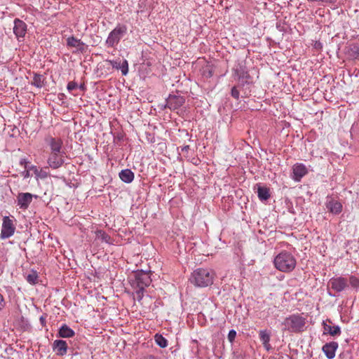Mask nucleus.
I'll use <instances>...</instances> for the list:
<instances>
[{
	"label": "nucleus",
	"instance_id": "obj_1",
	"mask_svg": "<svg viewBox=\"0 0 359 359\" xmlns=\"http://www.w3.org/2000/svg\"><path fill=\"white\" fill-rule=\"evenodd\" d=\"M307 315L294 313L286 317L283 323V330L290 333L300 334L307 329Z\"/></svg>",
	"mask_w": 359,
	"mask_h": 359
},
{
	"label": "nucleus",
	"instance_id": "obj_2",
	"mask_svg": "<svg viewBox=\"0 0 359 359\" xmlns=\"http://www.w3.org/2000/svg\"><path fill=\"white\" fill-rule=\"evenodd\" d=\"M273 264L279 271L289 273L295 269L297 260L292 252L281 250L274 257Z\"/></svg>",
	"mask_w": 359,
	"mask_h": 359
},
{
	"label": "nucleus",
	"instance_id": "obj_3",
	"mask_svg": "<svg viewBox=\"0 0 359 359\" xmlns=\"http://www.w3.org/2000/svg\"><path fill=\"white\" fill-rule=\"evenodd\" d=\"M151 282L149 273L143 271L135 272L130 278L131 286L136 290V297L141 300L143 297V293L145 287H148Z\"/></svg>",
	"mask_w": 359,
	"mask_h": 359
},
{
	"label": "nucleus",
	"instance_id": "obj_4",
	"mask_svg": "<svg viewBox=\"0 0 359 359\" xmlns=\"http://www.w3.org/2000/svg\"><path fill=\"white\" fill-rule=\"evenodd\" d=\"M214 278L215 273L213 271L200 268L191 273L190 281L197 287H205L212 284Z\"/></svg>",
	"mask_w": 359,
	"mask_h": 359
},
{
	"label": "nucleus",
	"instance_id": "obj_5",
	"mask_svg": "<svg viewBox=\"0 0 359 359\" xmlns=\"http://www.w3.org/2000/svg\"><path fill=\"white\" fill-rule=\"evenodd\" d=\"M127 32V27L124 25H118L109 34L105 41L108 48H114Z\"/></svg>",
	"mask_w": 359,
	"mask_h": 359
},
{
	"label": "nucleus",
	"instance_id": "obj_6",
	"mask_svg": "<svg viewBox=\"0 0 359 359\" xmlns=\"http://www.w3.org/2000/svg\"><path fill=\"white\" fill-rule=\"evenodd\" d=\"M233 76L242 85L250 84L252 82L247 67L242 62H238L232 69Z\"/></svg>",
	"mask_w": 359,
	"mask_h": 359
},
{
	"label": "nucleus",
	"instance_id": "obj_7",
	"mask_svg": "<svg viewBox=\"0 0 359 359\" xmlns=\"http://www.w3.org/2000/svg\"><path fill=\"white\" fill-rule=\"evenodd\" d=\"M348 287V279L344 277H333L327 283L328 294L330 296H336L331 292V290L335 292H340Z\"/></svg>",
	"mask_w": 359,
	"mask_h": 359
},
{
	"label": "nucleus",
	"instance_id": "obj_8",
	"mask_svg": "<svg viewBox=\"0 0 359 359\" xmlns=\"http://www.w3.org/2000/svg\"><path fill=\"white\" fill-rule=\"evenodd\" d=\"M327 211L334 215H339L343 210V205L339 198L333 195L327 196L325 202Z\"/></svg>",
	"mask_w": 359,
	"mask_h": 359
},
{
	"label": "nucleus",
	"instance_id": "obj_9",
	"mask_svg": "<svg viewBox=\"0 0 359 359\" xmlns=\"http://www.w3.org/2000/svg\"><path fill=\"white\" fill-rule=\"evenodd\" d=\"M15 226L13 219L10 217L5 216L3 219V223L1 231V238L3 239L10 238L14 234Z\"/></svg>",
	"mask_w": 359,
	"mask_h": 359
},
{
	"label": "nucleus",
	"instance_id": "obj_10",
	"mask_svg": "<svg viewBox=\"0 0 359 359\" xmlns=\"http://www.w3.org/2000/svg\"><path fill=\"white\" fill-rule=\"evenodd\" d=\"M44 141L50 149V152H61L63 148V141L60 137H55L50 135L45 137Z\"/></svg>",
	"mask_w": 359,
	"mask_h": 359
},
{
	"label": "nucleus",
	"instance_id": "obj_11",
	"mask_svg": "<svg viewBox=\"0 0 359 359\" xmlns=\"http://www.w3.org/2000/svg\"><path fill=\"white\" fill-rule=\"evenodd\" d=\"M47 163L53 169L59 168L64 163V152H50Z\"/></svg>",
	"mask_w": 359,
	"mask_h": 359
},
{
	"label": "nucleus",
	"instance_id": "obj_12",
	"mask_svg": "<svg viewBox=\"0 0 359 359\" xmlns=\"http://www.w3.org/2000/svg\"><path fill=\"white\" fill-rule=\"evenodd\" d=\"M323 334H330L332 337L341 334V328L338 325H333L332 322L327 319L323 322Z\"/></svg>",
	"mask_w": 359,
	"mask_h": 359
},
{
	"label": "nucleus",
	"instance_id": "obj_13",
	"mask_svg": "<svg viewBox=\"0 0 359 359\" xmlns=\"http://www.w3.org/2000/svg\"><path fill=\"white\" fill-rule=\"evenodd\" d=\"M184 97L170 95L166 100V106L171 110H177L184 104Z\"/></svg>",
	"mask_w": 359,
	"mask_h": 359
},
{
	"label": "nucleus",
	"instance_id": "obj_14",
	"mask_svg": "<svg viewBox=\"0 0 359 359\" xmlns=\"http://www.w3.org/2000/svg\"><path fill=\"white\" fill-rule=\"evenodd\" d=\"M27 30V25L24 21L18 18L14 20L13 33L18 40L25 37Z\"/></svg>",
	"mask_w": 359,
	"mask_h": 359
},
{
	"label": "nucleus",
	"instance_id": "obj_15",
	"mask_svg": "<svg viewBox=\"0 0 359 359\" xmlns=\"http://www.w3.org/2000/svg\"><path fill=\"white\" fill-rule=\"evenodd\" d=\"M34 196L30 193H20L17 196V203L22 210H27L32 201Z\"/></svg>",
	"mask_w": 359,
	"mask_h": 359
},
{
	"label": "nucleus",
	"instance_id": "obj_16",
	"mask_svg": "<svg viewBox=\"0 0 359 359\" xmlns=\"http://www.w3.org/2000/svg\"><path fill=\"white\" fill-rule=\"evenodd\" d=\"M307 173L308 170L303 163H297L292 167V179L296 182H300Z\"/></svg>",
	"mask_w": 359,
	"mask_h": 359
},
{
	"label": "nucleus",
	"instance_id": "obj_17",
	"mask_svg": "<svg viewBox=\"0 0 359 359\" xmlns=\"http://www.w3.org/2000/svg\"><path fill=\"white\" fill-rule=\"evenodd\" d=\"M53 349L57 355L63 356L67 353L68 346L65 341L57 339L53 343Z\"/></svg>",
	"mask_w": 359,
	"mask_h": 359
},
{
	"label": "nucleus",
	"instance_id": "obj_18",
	"mask_svg": "<svg viewBox=\"0 0 359 359\" xmlns=\"http://www.w3.org/2000/svg\"><path fill=\"white\" fill-rule=\"evenodd\" d=\"M338 348V343L331 341L326 343L322 348L323 351L328 359H333L335 356L336 351Z\"/></svg>",
	"mask_w": 359,
	"mask_h": 359
},
{
	"label": "nucleus",
	"instance_id": "obj_19",
	"mask_svg": "<svg viewBox=\"0 0 359 359\" xmlns=\"http://www.w3.org/2000/svg\"><path fill=\"white\" fill-rule=\"evenodd\" d=\"M67 45L69 47L76 48L78 51L81 53L86 52L87 49V46L81 41L80 39H78L74 36H70L67 39Z\"/></svg>",
	"mask_w": 359,
	"mask_h": 359
},
{
	"label": "nucleus",
	"instance_id": "obj_20",
	"mask_svg": "<svg viewBox=\"0 0 359 359\" xmlns=\"http://www.w3.org/2000/svg\"><path fill=\"white\" fill-rule=\"evenodd\" d=\"M74 335V331L66 324H64L60 327L57 333V337L61 338H71Z\"/></svg>",
	"mask_w": 359,
	"mask_h": 359
},
{
	"label": "nucleus",
	"instance_id": "obj_21",
	"mask_svg": "<svg viewBox=\"0 0 359 359\" xmlns=\"http://www.w3.org/2000/svg\"><path fill=\"white\" fill-rule=\"evenodd\" d=\"M119 177L123 182L130 183L133 181L135 175L130 170L125 169L119 172Z\"/></svg>",
	"mask_w": 359,
	"mask_h": 359
},
{
	"label": "nucleus",
	"instance_id": "obj_22",
	"mask_svg": "<svg viewBox=\"0 0 359 359\" xmlns=\"http://www.w3.org/2000/svg\"><path fill=\"white\" fill-rule=\"evenodd\" d=\"M260 341L262 342L264 347L269 351L271 348L270 341V334L266 330H261L259 333Z\"/></svg>",
	"mask_w": 359,
	"mask_h": 359
},
{
	"label": "nucleus",
	"instance_id": "obj_23",
	"mask_svg": "<svg viewBox=\"0 0 359 359\" xmlns=\"http://www.w3.org/2000/svg\"><path fill=\"white\" fill-rule=\"evenodd\" d=\"M258 197L261 201H266L270 198L269 189L265 187H259Z\"/></svg>",
	"mask_w": 359,
	"mask_h": 359
},
{
	"label": "nucleus",
	"instance_id": "obj_24",
	"mask_svg": "<svg viewBox=\"0 0 359 359\" xmlns=\"http://www.w3.org/2000/svg\"><path fill=\"white\" fill-rule=\"evenodd\" d=\"M32 85L41 88L44 86V78L41 74H34Z\"/></svg>",
	"mask_w": 359,
	"mask_h": 359
},
{
	"label": "nucleus",
	"instance_id": "obj_25",
	"mask_svg": "<svg viewBox=\"0 0 359 359\" xmlns=\"http://www.w3.org/2000/svg\"><path fill=\"white\" fill-rule=\"evenodd\" d=\"M38 279H39L38 273L35 271H30V273L26 276L27 281L32 285H34V284L37 283Z\"/></svg>",
	"mask_w": 359,
	"mask_h": 359
},
{
	"label": "nucleus",
	"instance_id": "obj_26",
	"mask_svg": "<svg viewBox=\"0 0 359 359\" xmlns=\"http://www.w3.org/2000/svg\"><path fill=\"white\" fill-rule=\"evenodd\" d=\"M309 2L316 3L318 5L323 6H334L337 0H307Z\"/></svg>",
	"mask_w": 359,
	"mask_h": 359
},
{
	"label": "nucleus",
	"instance_id": "obj_27",
	"mask_svg": "<svg viewBox=\"0 0 359 359\" xmlns=\"http://www.w3.org/2000/svg\"><path fill=\"white\" fill-rule=\"evenodd\" d=\"M156 343L161 348H165L168 346V341L165 337L161 334H156L154 337Z\"/></svg>",
	"mask_w": 359,
	"mask_h": 359
},
{
	"label": "nucleus",
	"instance_id": "obj_28",
	"mask_svg": "<svg viewBox=\"0 0 359 359\" xmlns=\"http://www.w3.org/2000/svg\"><path fill=\"white\" fill-rule=\"evenodd\" d=\"M244 85L238 83L237 86H234L231 88V95L236 100H238L240 97V92L238 88H241Z\"/></svg>",
	"mask_w": 359,
	"mask_h": 359
},
{
	"label": "nucleus",
	"instance_id": "obj_29",
	"mask_svg": "<svg viewBox=\"0 0 359 359\" xmlns=\"http://www.w3.org/2000/svg\"><path fill=\"white\" fill-rule=\"evenodd\" d=\"M96 234H97V238H100L102 241H104L108 243H110V240H111L110 236L108 234H107L105 232H104L103 231H97Z\"/></svg>",
	"mask_w": 359,
	"mask_h": 359
},
{
	"label": "nucleus",
	"instance_id": "obj_30",
	"mask_svg": "<svg viewBox=\"0 0 359 359\" xmlns=\"http://www.w3.org/2000/svg\"><path fill=\"white\" fill-rule=\"evenodd\" d=\"M119 69H121L123 75L126 76L128 74V62L126 60H123L122 62H121Z\"/></svg>",
	"mask_w": 359,
	"mask_h": 359
},
{
	"label": "nucleus",
	"instance_id": "obj_31",
	"mask_svg": "<svg viewBox=\"0 0 359 359\" xmlns=\"http://www.w3.org/2000/svg\"><path fill=\"white\" fill-rule=\"evenodd\" d=\"M29 168V170H30V172H33L36 177L37 178L40 177V178H44L46 177V175H40V170L39 169V168L36 165H30V166H28L27 167Z\"/></svg>",
	"mask_w": 359,
	"mask_h": 359
},
{
	"label": "nucleus",
	"instance_id": "obj_32",
	"mask_svg": "<svg viewBox=\"0 0 359 359\" xmlns=\"http://www.w3.org/2000/svg\"><path fill=\"white\" fill-rule=\"evenodd\" d=\"M348 282L351 285V287H353V288L358 289L359 287V278H357L354 276H351L349 278V280H348Z\"/></svg>",
	"mask_w": 359,
	"mask_h": 359
},
{
	"label": "nucleus",
	"instance_id": "obj_33",
	"mask_svg": "<svg viewBox=\"0 0 359 359\" xmlns=\"http://www.w3.org/2000/svg\"><path fill=\"white\" fill-rule=\"evenodd\" d=\"M351 55L356 60H359V46L353 45L351 48Z\"/></svg>",
	"mask_w": 359,
	"mask_h": 359
},
{
	"label": "nucleus",
	"instance_id": "obj_34",
	"mask_svg": "<svg viewBox=\"0 0 359 359\" xmlns=\"http://www.w3.org/2000/svg\"><path fill=\"white\" fill-rule=\"evenodd\" d=\"M79 86H78L77 83L74 81H69L67 83V88L69 92H72V90L76 89Z\"/></svg>",
	"mask_w": 359,
	"mask_h": 359
},
{
	"label": "nucleus",
	"instance_id": "obj_35",
	"mask_svg": "<svg viewBox=\"0 0 359 359\" xmlns=\"http://www.w3.org/2000/svg\"><path fill=\"white\" fill-rule=\"evenodd\" d=\"M236 337V332L234 330H231L228 334V340L232 343Z\"/></svg>",
	"mask_w": 359,
	"mask_h": 359
},
{
	"label": "nucleus",
	"instance_id": "obj_36",
	"mask_svg": "<svg viewBox=\"0 0 359 359\" xmlns=\"http://www.w3.org/2000/svg\"><path fill=\"white\" fill-rule=\"evenodd\" d=\"M6 304L4 295L0 292V311H2Z\"/></svg>",
	"mask_w": 359,
	"mask_h": 359
},
{
	"label": "nucleus",
	"instance_id": "obj_37",
	"mask_svg": "<svg viewBox=\"0 0 359 359\" xmlns=\"http://www.w3.org/2000/svg\"><path fill=\"white\" fill-rule=\"evenodd\" d=\"M108 62L112 66L113 68H115L116 69H119V67H120V65H121V61L108 60Z\"/></svg>",
	"mask_w": 359,
	"mask_h": 359
},
{
	"label": "nucleus",
	"instance_id": "obj_38",
	"mask_svg": "<svg viewBox=\"0 0 359 359\" xmlns=\"http://www.w3.org/2000/svg\"><path fill=\"white\" fill-rule=\"evenodd\" d=\"M19 163L21 166H23L24 168H27L29 166V161H28L27 158H23L20 160Z\"/></svg>",
	"mask_w": 359,
	"mask_h": 359
},
{
	"label": "nucleus",
	"instance_id": "obj_39",
	"mask_svg": "<svg viewBox=\"0 0 359 359\" xmlns=\"http://www.w3.org/2000/svg\"><path fill=\"white\" fill-rule=\"evenodd\" d=\"M22 176L24 178H28L32 176V173L28 168H25V170L22 172Z\"/></svg>",
	"mask_w": 359,
	"mask_h": 359
},
{
	"label": "nucleus",
	"instance_id": "obj_40",
	"mask_svg": "<svg viewBox=\"0 0 359 359\" xmlns=\"http://www.w3.org/2000/svg\"><path fill=\"white\" fill-rule=\"evenodd\" d=\"M190 147L189 145L184 146L181 147V151L182 153L187 152L189 150Z\"/></svg>",
	"mask_w": 359,
	"mask_h": 359
},
{
	"label": "nucleus",
	"instance_id": "obj_41",
	"mask_svg": "<svg viewBox=\"0 0 359 359\" xmlns=\"http://www.w3.org/2000/svg\"><path fill=\"white\" fill-rule=\"evenodd\" d=\"M203 74L207 76V77H210L212 76V72L208 69V72H206V70H204L203 72Z\"/></svg>",
	"mask_w": 359,
	"mask_h": 359
},
{
	"label": "nucleus",
	"instance_id": "obj_42",
	"mask_svg": "<svg viewBox=\"0 0 359 359\" xmlns=\"http://www.w3.org/2000/svg\"><path fill=\"white\" fill-rule=\"evenodd\" d=\"M278 359H290V357L287 355H281L278 357Z\"/></svg>",
	"mask_w": 359,
	"mask_h": 359
},
{
	"label": "nucleus",
	"instance_id": "obj_43",
	"mask_svg": "<svg viewBox=\"0 0 359 359\" xmlns=\"http://www.w3.org/2000/svg\"><path fill=\"white\" fill-rule=\"evenodd\" d=\"M144 359H158V358H156V357H155V356H154V355H147V356H146V357L144 358Z\"/></svg>",
	"mask_w": 359,
	"mask_h": 359
},
{
	"label": "nucleus",
	"instance_id": "obj_44",
	"mask_svg": "<svg viewBox=\"0 0 359 359\" xmlns=\"http://www.w3.org/2000/svg\"><path fill=\"white\" fill-rule=\"evenodd\" d=\"M40 175H46V177H47V175L46 172H43L41 170H40Z\"/></svg>",
	"mask_w": 359,
	"mask_h": 359
},
{
	"label": "nucleus",
	"instance_id": "obj_45",
	"mask_svg": "<svg viewBox=\"0 0 359 359\" xmlns=\"http://www.w3.org/2000/svg\"><path fill=\"white\" fill-rule=\"evenodd\" d=\"M79 88L81 89V90H84L85 89L84 85H81L79 86Z\"/></svg>",
	"mask_w": 359,
	"mask_h": 359
}]
</instances>
